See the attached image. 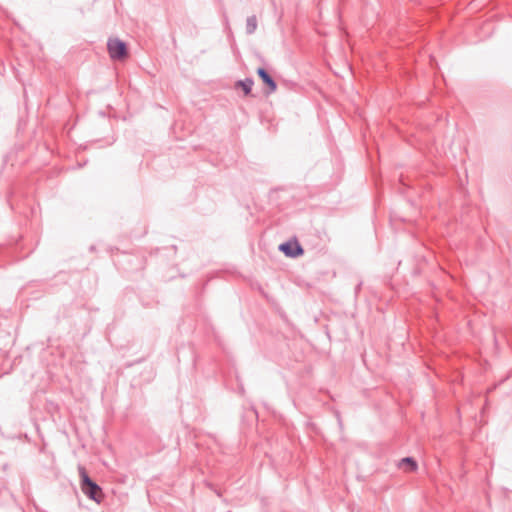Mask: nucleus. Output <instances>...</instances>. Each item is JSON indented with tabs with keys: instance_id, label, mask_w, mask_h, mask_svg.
Instances as JSON below:
<instances>
[{
	"instance_id": "f257e3e1",
	"label": "nucleus",
	"mask_w": 512,
	"mask_h": 512,
	"mask_svg": "<svg viewBox=\"0 0 512 512\" xmlns=\"http://www.w3.org/2000/svg\"><path fill=\"white\" fill-rule=\"evenodd\" d=\"M79 475L81 478V490L91 500L96 503H100L103 499L102 488L94 482L87 474L86 469L83 466L78 467Z\"/></svg>"
},
{
	"instance_id": "f03ea898",
	"label": "nucleus",
	"mask_w": 512,
	"mask_h": 512,
	"mask_svg": "<svg viewBox=\"0 0 512 512\" xmlns=\"http://www.w3.org/2000/svg\"><path fill=\"white\" fill-rule=\"evenodd\" d=\"M107 48L112 59L121 60L127 56V46L119 39H110Z\"/></svg>"
},
{
	"instance_id": "7ed1b4c3",
	"label": "nucleus",
	"mask_w": 512,
	"mask_h": 512,
	"mask_svg": "<svg viewBox=\"0 0 512 512\" xmlns=\"http://www.w3.org/2000/svg\"><path fill=\"white\" fill-rule=\"evenodd\" d=\"M279 250L283 252L287 257H298L304 253V249L298 243L297 240L286 241L279 245Z\"/></svg>"
},
{
	"instance_id": "20e7f679",
	"label": "nucleus",
	"mask_w": 512,
	"mask_h": 512,
	"mask_svg": "<svg viewBox=\"0 0 512 512\" xmlns=\"http://www.w3.org/2000/svg\"><path fill=\"white\" fill-rule=\"evenodd\" d=\"M257 75L262 80V82L268 87V93H273L277 89V84L273 77L268 73V71L263 68L259 67L257 69Z\"/></svg>"
},
{
	"instance_id": "39448f33",
	"label": "nucleus",
	"mask_w": 512,
	"mask_h": 512,
	"mask_svg": "<svg viewBox=\"0 0 512 512\" xmlns=\"http://www.w3.org/2000/svg\"><path fill=\"white\" fill-rule=\"evenodd\" d=\"M253 85L254 81L252 78H246L236 82V87H241L245 95H249L251 93Z\"/></svg>"
},
{
	"instance_id": "423d86ee",
	"label": "nucleus",
	"mask_w": 512,
	"mask_h": 512,
	"mask_svg": "<svg viewBox=\"0 0 512 512\" xmlns=\"http://www.w3.org/2000/svg\"><path fill=\"white\" fill-rule=\"evenodd\" d=\"M399 466L400 467L407 466L408 470L411 472L416 471L417 467H418L417 462L412 457H405V458L401 459Z\"/></svg>"
},
{
	"instance_id": "0eeeda50",
	"label": "nucleus",
	"mask_w": 512,
	"mask_h": 512,
	"mask_svg": "<svg viewBox=\"0 0 512 512\" xmlns=\"http://www.w3.org/2000/svg\"><path fill=\"white\" fill-rule=\"evenodd\" d=\"M257 18L255 15L249 16L246 20V33L251 35L256 31Z\"/></svg>"
},
{
	"instance_id": "6e6552de",
	"label": "nucleus",
	"mask_w": 512,
	"mask_h": 512,
	"mask_svg": "<svg viewBox=\"0 0 512 512\" xmlns=\"http://www.w3.org/2000/svg\"><path fill=\"white\" fill-rule=\"evenodd\" d=\"M360 288H361V283L356 287V292H357L358 290H360Z\"/></svg>"
}]
</instances>
